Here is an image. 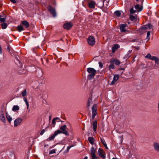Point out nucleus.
<instances>
[{
	"label": "nucleus",
	"instance_id": "423d86ee",
	"mask_svg": "<svg viewBox=\"0 0 159 159\" xmlns=\"http://www.w3.org/2000/svg\"><path fill=\"white\" fill-rule=\"evenodd\" d=\"M5 112L4 110H1L0 111V120L3 123H6V120L4 116Z\"/></svg>",
	"mask_w": 159,
	"mask_h": 159
},
{
	"label": "nucleus",
	"instance_id": "ea45409f",
	"mask_svg": "<svg viewBox=\"0 0 159 159\" xmlns=\"http://www.w3.org/2000/svg\"><path fill=\"white\" fill-rule=\"evenodd\" d=\"M56 152L55 150V149H52L50 150L49 152V154H52L53 153H54Z\"/></svg>",
	"mask_w": 159,
	"mask_h": 159
},
{
	"label": "nucleus",
	"instance_id": "393cba45",
	"mask_svg": "<svg viewBox=\"0 0 159 159\" xmlns=\"http://www.w3.org/2000/svg\"><path fill=\"white\" fill-rule=\"evenodd\" d=\"M2 28L3 29H5L7 27V24L6 23L3 22L1 24Z\"/></svg>",
	"mask_w": 159,
	"mask_h": 159
},
{
	"label": "nucleus",
	"instance_id": "f3484780",
	"mask_svg": "<svg viewBox=\"0 0 159 159\" xmlns=\"http://www.w3.org/2000/svg\"><path fill=\"white\" fill-rule=\"evenodd\" d=\"M151 60L154 61L155 63L157 65L159 64V59L156 56H152L151 58Z\"/></svg>",
	"mask_w": 159,
	"mask_h": 159
},
{
	"label": "nucleus",
	"instance_id": "a18cd8bd",
	"mask_svg": "<svg viewBox=\"0 0 159 159\" xmlns=\"http://www.w3.org/2000/svg\"><path fill=\"white\" fill-rule=\"evenodd\" d=\"M45 129H43L41 132L40 133V134L41 135H42L44 133V132H45Z\"/></svg>",
	"mask_w": 159,
	"mask_h": 159
},
{
	"label": "nucleus",
	"instance_id": "2f4dec72",
	"mask_svg": "<svg viewBox=\"0 0 159 159\" xmlns=\"http://www.w3.org/2000/svg\"><path fill=\"white\" fill-rule=\"evenodd\" d=\"M58 119L59 120H60V119L58 117L55 118L53 119L52 121V124L53 125H55L56 123V120Z\"/></svg>",
	"mask_w": 159,
	"mask_h": 159
},
{
	"label": "nucleus",
	"instance_id": "6ab92c4d",
	"mask_svg": "<svg viewBox=\"0 0 159 159\" xmlns=\"http://www.w3.org/2000/svg\"><path fill=\"white\" fill-rule=\"evenodd\" d=\"M112 62L114 63H115L116 65H118L120 64V61L117 59H114L111 60Z\"/></svg>",
	"mask_w": 159,
	"mask_h": 159
},
{
	"label": "nucleus",
	"instance_id": "a878e982",
	"mask_svg": "<svg viewBox=\"0 0 159 159\" xmlns=\"http://www.w3.org/2000/svg\"><path fill=\"white\" fill-rule=\"evenodd\" d=\"M19 109V107L17 105H15L13 107L12 110L13 111H16Z\"/></svg>",
	"mask_w": 159,
	"mask_h": 159
},
{
	"label": "nucleus",
	"instance_id": "8fccbe9b",
	"mask_svg": "<svg viewBox=\"0 0 159 159\" xmlns=\"http://www.w3.org/2000/svg\"><path fill=\"white\" fill-rule=\"evenodd\" d=\"M7 50L9 51H10V47L8 46V47H7Z\"/></svg>",
	"mask_w": 159,
	"mask_h": 159
},
{
	"label": "nucleus",
	"instance_id": "a211bd4d",
	"mask_svg": "<svg viewBox=\"0 0 159 159\" xmlns=\"http://www.w3.org/2000/svg\"><path fill=\"white\" fill-rule=\"evenodd\" d=\"M88 141L92 145H93L94 144V139L93 137H89L88 139Z\"/></svg>",
	"mask_w": 159,
	"mask_h": 159
},
{
	"label": "nucleus",
	"instance_id": "864d4df0",
	"mask_svg": "<svg viewBox=\"0 0 159 159\" xmlns=\"http://www.w3.org/2000/svg\"><path fill=\"white\" fill-rule=\"evenodd\" d=\"M139 0H136V1H137V2H138V1H139Z\"/></svg>",
	"mask_w": 159,
	"mask_h": 159
},
{
	"label": "nucleus",
	"instance_id": "c85d7f7f",
	"mask_svg": "<svg viewBox=\"0 0 159 159\" xmlns=\"http://www.w3.org/2000/svg\"><path fill=\"white\" fill-rule=\"evenodd\" d=\"M101 141L102 144L104 145V146H105V148L106 149H107L108 148L107 147V144L106 143H105V141L104 140L102 139H101Z\"/></svg>",
	"mask_w": 159,
	"mask_h": 159
},
{
	"label": "nucleus",
	"instance_id": "7ed1b4c3",
	"mask_svg": "<svg viewBox=\"0 0 159 159\" xmlns=\"http://www.w3.org/2000/svg\"><path fill=\"white\" fill-rule=\"evenodd\" d=\"M87 42L89 45L93 46L95 43V39L93 36H90L88 38Z\"/></svg>",
	"mask_w": 159,
	"mask_h": 159
},
{
	"label": "nucleus",
	"instance_id": "6e6552de",
	"mask_svg": "<svg viewBox=\"0 0 159 159\" xmlns=\"http://www.w3.org/2000/svg\"><path fill=\"white\" fill-rule=\"evenodd\" d=\"M48 11L52 15L53 17H55L56 16V14L54 8L52 7L51 6H48Z\"/></svg>",
	"mask_w": 159,
	"mask_h": 159
},
{
	"label": "nucleus",
	"instance_id": "aec40b11",
	"mask_svg": "<svg viewBox=\"0 0 159 159\" xmlns=\"http://www.w3.org/2000/svg\"><path fill=\"white\" fill-rule=\"evenodd\" d=\"M109 68L110 70L112 69H114L115 68V66L114 65V63L112 62L111 61H110V65Z\"/></svg>",
	"mask_w": 159,
	"mask_h": 159
},
{
	"label": "nucleus",
	"instance_id": "0eeeda50",
	"mask_svg": "<svg viewBox=\"0 0 159 159\" xmlns=\"http://www.w3.org/2000/svg\"><path fill=\"white\" fill-rule=\"evenodd\" d=\"M98 152V154L99 156L103 159H105L106 157L105 152L102 148H99Z\"/></svg>",
	"mask_w": 159,
	"mask_h": 159
},
{
	"label": "nucleus",
	"instance_id": "f257e3e1",
	"mask_svg": "<svg viewBox=\"0 0 159 159\" xmlns=\"http://www.w3.org/2000/svg\"><path fill=\"white\" fill-rule=\"evenodd\" d=\"M87 71L89 73L88 75L89 79L90 80L93 79L96 73V70L93 68L89 67L87 69Z\"/></svg>",
	"mask_w": 159,
	"mask_h": 159
},
{
	"label": "nucleus",
	"instance_id": "a19ab883",
	"mask_svg": "<svg viewBox=\"0 0 159 159\" xmlns=\"http://www.w3.org/2000/svg\"><path fill=\"white\" fill-rule=\"evenodd\" d=\"M130 13L133 14L135 12L136 10H134V8L133 7L131 8L130 10Z\"/></svg>",
	"mask_w": 159,
	"mask_h": 159
},
{
	"label": "nucleus",
	"instance_id": "9b49d317",
	"mask_svg": "<svg viewBox=\"0 0 159 159\" xmlns=\"http://www.w3.org/2000/svg\"><path fill=\"white\" fill-rule=\"evenodd\" d=\"M96 5L95 2L93 1H91L88 3V6L89 8L94 9Z\"/></svg>",
	"mask_w": 159,
	"mask_h": 159
},
{
	"label": "nucleus",
	"instance_id": "f704fd0d",
	"mask_svg": "<svg viewBox=\"0 0 159 159\" xmlns=\"http://www.w3.org/2000/svg\"><path fill=\"white\" fill-rule=\"evenodd\" d=\"M115 13L116 16L119 17L121 14L120 12L119 11H116L115 12Z\"/></svg>",
	"mask_w": 159,
	"mask_h": 159
},
{
	"label": "nucleus",
	"instance_id": "1a4fd4ad",
	"mask_svg": "<svg viewBox=\"0 0 159 159\" xmlns=\"http://www.w3.org/2000/svg\"><path fill=\"white\" fill-rule=\"evenodd\" d=\"M60 131H56L54 132V134L51 135L49 137V138L48 139L50 141H51L55 137L57 136L58 134H60Z\"/></svg>",
	"mask_w": 159,
	"mask_h": 159
},
{
	"label": "nucleus",
	"instance_id": "412c9836",
	"mask_svg": "<svg viewBox=\"0 0 159 159\" xmlns=\"http://www.w3.org/2000/svg\"><path fill=\"white\" fill-rule=\"evenodd\" d=\"M22 24L25 26L26 28H28L29 26V23L26 20H24L22 21Z\"/></svg>",
	"mask_w": 159,
	"mask_h": 159
},
{
	"label": "nucleus",
	"instance_id": "09e8293b",
	"mask_svg": "<svg viewBox=\"0 0 159 159\" xmlns=\"http://www.w3.org/2000/svg\"><path fill=\"white\" fill-rule=\"evenodd\" d=\"M0 54H2V49L0 45Z\"/></svg>",
	"mask_w": 159,
	"mask_h": 159
},
{
	"label": "nucleus",
	"instance_id": "ddd939ff",
	"mask_svg": "<svg viewBox=\"0 0 159 159\" xmlns=\"http://www.w3.org/2000/svg\"><path fill=\"white\" fill-rule=\"evenodd\" d=\"M127 25L126 24H121L120 25V30L122 32H125L126 30V27Z\"/></svg>",
	"mask_w": 159,
	"mask_h": 159
},
{
	"label": "nucleus",
	"instance_id": "49530a36",
	"mask_svg": "<svg viewBox=\"0 0 159 159\" xmlns=\"http://www.w3.org/2000/svg\"><path fill=\"white\" fill-rule=\"evenodd\" d=\"M98 64H99V66L101 68H102L103 67V65H102V63H101V62H99Z\"/></svg>",
	"mask_w": 159,
	"mask_h": 159
},
{
	"label": "nucleus",
	"instance_id": "58836bf2",
	"mask_svg": "<svg viewBox=\"0 0 159 159\" xmlns=\"http://www.w3.org/2000/svg\"><path fill=\"white\" fill-rule=\"evenodd\" d=\"M151 31H148L147 33V39H148V40H149L150 39V33Z\"/></svg>",
	"mask_w": 159,
	"mask_h": 159
},
{
	"label": "nucleus",
	"instance_id": "37998d69",
	"mask_svg": "<svg viewBox=\"0 0 159 159\" xmlns=\"http://www.w3.org/2000/svg\"><path fill=\"white\" fill-rule=\"evenodd\" d=\"M116 81V80H114V79H113V80L111 81V85H112L114 84Z\"/></svg>",
	"mask_w": 159,
	"mask_h": 159
},
{
	"label": "nucleus",
	"instance_id": "20e7f679",
	"mask_svg": "<svg viewBox=\"0 0 159 159\" xmlns=\"http://www.w3.org/2000/svg\"><path fill=\"white\" fill-rule=\"evenodd\" d=\"M96 150L93 147L91 148L90 149V156L91 159H98L95 154Z\"/></svg>",
	"mask_w": 159,
	"mask_h": 159
},
{
	"label": "nucleus",
	"instance_id": "4be33fe9",
	"mask_svg": "<svg viewBox=\"0 0 159 159\" xmlns=\"http://www.w3.org/2000/svg\"><path fill=\"white\" fill-rule=\"evenodd\" d=\"M93 129L94 131H96L97 128V121H95L93 123Z\"/></svg>",
	"mask_w": 159,
	"mask_h": 159
},
{
	"label": "nucleus",
	"instance_id": "c756f323",
	"mask_svg": "<svg viewBox=\"0 0 159 159\" xmlns=\"http://www.w3.org/2000/svg\"><path fill=\"white\" fill-rule=\"evenodd\" d=\"M92 100L91 98H89L88 99V100L87 102V106L89 107L90 106L91 103H92Z\"/></svg>",
	"mask_w": 159,
	"mask_h": 159
},
{
	"label": "nucleus",
	"instance_id": "79ce46f5",
	"mask_svg": "<svg viewBox=\"0 0 159 159\" xmlns=\"http://www.w3.org/2000/svg\"><path fill=\"white\" fill-rule=\"evenodd\" d=\"M74 146V145H72L70 146H69L67 147V152H68L70 150V149L72 148V147H73Z\"/></svg>",
	"mask_w": 159,
	"mask_h": 159
},
{
	"label": "nucleus",
	"instance_id": "39448f33",
	"mask_svg": "<svg viewBox=\"0 0 159 159\" xmlns=\"http://www.w3.org/2000/svg\"><path fill=\"white\" fill-rule=\"evenodd\" d=\"M152 26L150 24L143 25L141 28V29L144 31H147L149 30H152Z\"/></svg>",
	"mask_w": 159,
	"mask_h": 159
},
{
	"label": "nucleus",
	"instance_id": "b1692460",
	"mask_svg": "<svg viewBox=\"0 0 159 159\" xmlns=\"http://www.w3.org/2000/svg\"><path fill=\"white\" fill-rule=\"evenodd\" d=\"M6 17H3L2 16L0 15V22L1 23L4 22L5 21Z\"/></svg>",
	"mask_w": 159,
	"mask_h": 159
},
{
	"label": "nucleus",
	"instance_id": "dca6fc26",
	"mask_svg": "<svg viewBox=\"0 0 159 159\" xmlns=\"http://www.w3.org/2000/svg\"><path fill=\"white\" fill-rule=\"evenodd\" d=\"M153 147L154 149L157 151L159 152V143L156 142L154 143Z\"/></svg>",
	"mask_w": 159,
	"mask_h": 159
},
{
	"label": "nucleus",
	"instance_id": "9d476101",
	"mask_svg": "<svg viewBox=\"0 0 159 159\" xmlns=\"http://www.w3.org/2000/svg\"><path fill=\"white\" fill-rule=\"evenodd\" d=\"M72 24L71 22H66L63 25L64 28L66 30H69L71 28Z\"/></svg>",
	"mask_w": 159,
	"mask_h": 159
},
{
	"label": "nucleus",
	"instance_id": "5701e85b",
	"mask_svg": "<svg viewBox=\"0 0 159 159\" xmlns=\"http://www.w3.org/2000/svg\"><path fill=\"white\" fill-rule=\"evenodd\" d=\"M23 100L24 102H25V104L26 105L27 109H28L29 107V104L28 102L27 98L26 97H24L23 98Z\"/></svg>",
	"mask_w": 159,
	"mask_h": 159
},
{
	"label": "nucleus",
	"instance_id": "de8ad7c7",
	"mask_svg": "<svg viewBox=\"0 0 159 159\" xmlns=\"http://www.w3.org/2000/svg\"><path fill=\"white\" fill-rule=\"evenodd\" d=\"M10 1L13 3L15 4L16 3V1L15 0H10Z\"/></svg>",
	"mask_w": 159,
	"mask_h": 159
},
{
	"label": "nucleus",
	"instance_id": "f03ea898",
	"mask_svg": "<svg viewBox=\"0 0 159 159\" xmlns=\"http://www.w3.org/2000/svg\"><path fill=\"white\" fill-rule=\"evenodd\" d=\"M66 125H64L60 127V130H57L56 131H60V134L63 133L66 135L68 136L69 135V134L68 131L66 130Z\"/></svg>",
	"mask_w": 159,
	"mask_h": 159
},
{
	"label": "nucleus",
	"instance_id": "2eb2a0df",
	"mask_svg": "<svg viewBox=\"0 0 159 159\" xmlns=\"http://www.w3.org/2000/svg\"><path fill=\"white\" fill-rule=\"evenodd\" d=\"M120 47L119 45L118 44H116L112 47V50L113 53H114Z\"/></svg>",
	"mask_w": 159,
	"mask_h": 159
},
{
	"label": "nucleus",
	"instance_id": "72a5a7b5",
	"mask_svg": "<svg viewBox=\"0 0 159 159\" xmlns=\"http://www.w3.org/2000/svg\"><path fill=\"white\" fill-rule=\"evenodd\" d=\"M119 78V75H115L113 77V79L114 80L117 81Z\"/></svg>",
	"mask_w": 159,
	"mask_h": 159
},
{
	"label": "nucleus",
	"instance_id": "3c124183",
	"mask_svg": "<svg viewBox=\"0 0 159 159\" xmlns=\"http://www.w3.org/2000/svg\"><path fill=\"white\" fill-rule=\"evenodd\" d=\"M88 159V157L86 156V157H85L84 158V159Z\"/></svg>",
	"mask_w": 159,
	"mask_h": 159
},
{
	"label": "nucleus",
	"instance_id": "c03bdc74",
	"mask_svg": "<svg viewBox=\"0 0 159 159\" xmlns=\"http://www.w3.org/2000/svg\"><path fill=\"white\" fill-rule=\"evenodd\" d=\"M116 81V80H114V79H113V80L111 81V85H112L114 84Z\"/></svg>",
	"mask_w": 159,
	"mask_h": 159
},
{
	"label": "nucleus",
	"instance_id": "cd10ccee",
	"mask_svg": "<svg viewBox=\"0 0 159 159\" xmlns=\"http://www.w3.org/2000/svg\"><path fill=\"white\" fill-rule=\"evenodd\" d=\"M21 94L23 97H25L27 94V91L26 89H25L21 92Z\"/></svg>",
	"mask_w": 159,
	"mask_h": 159
},
{
	"label": "nucleus",
	"instance_id": "f8f14e48",
	"mask_svg": "<svg viewBox=\"0 0 159 159\" xmlns=\"http://www.w3.org/2000/svg\"><path fill=\"white\" fill-rule=\"evenodd\" d=\"M22 121V119L20 118L16 119L14 121V126L15 127L19 125Z\"/></svg>",
	"mask_w": 159,
	"mask_h": 159
},
{
	"label": "nucleus",
	"instance_id": "603ef678",
	"mask_svg": "<svg viewBox=\"0 0 159 159\" xmlns=\"http://www.w3.org/2000/svg\"><path fill=\"white\" fill-rule=\"evenodd\" d=\"M112 159H117L116 158L114 157Z\"/></svg>",
	"mask_w": 159,
	"mask_h": 159
},
{
	"label": "nucleus",
	"instance_id": "473e14b6",
	"mask_svg": "<svg viewBox=\"0 0 159 159\" xmlns=\"http://www.w3.org/2000/svg\"><path fill=\"white\" fill-rule=\"evenodd\" d=\"M92 111H97V105L94 104L92 107Z\"/></svg>",
	"mask_w": 159,
	"mask_h": 159
},
{
	"label": "nucleus",
	"instance_id": "e433bc0d",
	"mask_svg": "<svg viewBox=\"0 0 159 159\" xmlns=\"http://www.w3.org/2000/svg\"><path fill=\"white\" fill-rule=\"evenodd\" d=\"M152 56L150 54L148 53L145 56L146 58H148V59H150L151 60Z\"/></svg>",
	"mask_w": 159,
	"mask_h": 159
},
{
	"label": "nucleus",
	"instance_id": "7c9ffc66",
	"mask_svg": "<svg viewBox=\"0 0 159 159\" xmlns=\"http://www.w3.org/2000/svg\"><path fill=\"white\" fill-rule=\"evenodd\" d=\"M92 111V118L93 119H94L95 116L97 114V111Z\"/></svg>",
	"mask_w": 159,
	"mask_h": 159
},
{
	"label": "nucleus",
	"instance_id": "c9c22d12",
	"mask_svg": "<svg viewBox=\"0 0 159 159\" xmlns=\"http://www.w3.org/2000/svg\"><path fill=\"white\" fill-rule=\"evenodd\" d=\"M23 30V28L22 26L20 25L18 27V30L19 32H21Z\"/></svg>",
	"mask_w": 159,
	"mask_h": 159
},
{
	"label": "nucleus",
	"instance_id": "4468645a",
	"mask_svg": "<svg viewBox=\"0 0 159 159\" xmlns=\"http://www.w3.org/2000/svg\"><path fill=\"white\" fill-rule=\"evenodd\" d=\"M6 118L10 124H11L12 120V117L8 114L7 112H6Z\"/></svg>",
	"mask_w": 159,
	"mask_h": 159
},
{
	"label": "nucleus",
	"instance_id": "bb28decb",
	"mask_svg": "<svg viewBox=\"0 0 159 159\" xmlns=\"http://www.w3.org/2000/svg\"><path fill=\"white\" fill-rule=\"evenodd\" d=\"M134 7L136 10L138 11H140L142 10V9L140 7L139 5L138 4H137L136 5H135L134 6Z\"/></svg>",
	"mask_w": 159,
	"mask_h": 159
},
{
	"label": "nucleus",
	"instance_id": "4c0bfd02",
	"mask_svg": "<svg viewBox=\"0 0 159 159\" xmlns=\"http://www.w3.org/2000/svg\"><path fill=\"white\" fill-rule=\"evenodd\" d=\"M136 16H135L132 15H131L130 16L129 18L131 20L133 21L134 20L136 19Z\"/></svg>",
	"mask_w": 159,
	"mask_h": 159
}]
</instances>
